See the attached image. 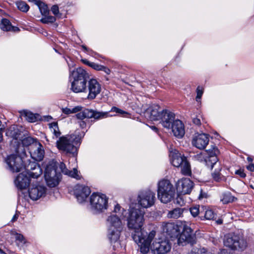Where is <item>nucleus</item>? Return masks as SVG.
I'll list each match as a JSON object with an SVG mask.
<instances>
[{
  "mask_svg": "<svg viewBox=\"0 0 254 254\" xmlns=\"http://www.w3.org/2000/svg\"><path fill=\"white\" fill-rule=\"evenodd\" d=\"M144 211L141 208H131L127 225L131 231L133 240L139 247L141 253L146 254L149 252V241L154 239L156 232L151 231L147 234L144 230Z\"/></svg>",
  "mask_w": 254,
  "mask_h": 254,
  "instance_id": "obj_1",
  "label": "nucleus"
},
{
  "mask_svg": "<svg viewBox=\"0 0 254 254\" xmlns=\"http://www.w3.org/2000/svg\"><path fill=\"white\" fill-rule=\"evenodd\" d=\"M89 78V73L81 67L77 68L76 69L70 71V89L75 93H87V85Z\"/></svg>",
  "mask_w": 254,
  "mask_h": 254,
  "instance_id": "obj_2",
  "label": "nucleus"
},
{
  "mask_svg": "<svg viewBox=\"0 0 254 254\" xmlns=\"http://www.w3.org/2000/svg\"><path fill=\"white\" fill-rule=\"evenodd\" d=\"M6 135L12 138L11 143L13 146H17L16 152L19 153L20 150V144L23 146L31 147V145L38 141L31 136L25 135L23 133L19 130L15 126L10 127L6 132Z\"/></svg>",
  "mask_w": 254,
  "mask_h": 254,
  "instance_id": "obj_3",
  "label": "nucleus"
},
{
  "mask_svg": "<svg viewBox=\"0 0 254 254\" xmlns=\"http://www.w3.org/2000/svg\"><path fill=\"white\" fill-rule=\"evenodd\" d=\"M81 137L79 133H74L63 136L57 141V146L59 149L75 156L77 153V145L80 144Z\"/></svg>",
  "mask_w": 254,
  "mask_h": 254,
  "instance_id": "obj_4",
  "label": "nucleus"
},
{
  "mask_svg": "<svg viewBox=\"0 0 254 254\" xmlns=\"http://www.w3.org/2000/svg\"><path fill=\"white\" fill-rule=\"evenodd\" d=\"M108 197L104 194L93 193L90 196V208L93 213L100 214L108 208Z\"/></svg>",
  "mask_w": 254,
  "mask_h": 254,
  "instance_id": "obj_5",
  "label": "nucleus"
},
{
  "mask_svg": "<svg viewBox=\"0 0 254 254\" xmlns=\"http://www.w3.org/2000/svg\"><path fill=\"white\" fill-rule=\"evenodd\" d=\"M157 191L158 199L163 203L170 202L175 194L173 185L168 180H162L158 182Z\"/></svg>",
  "mask_w": 254,
  "mask_h": 254,
  "instance_id": "obj_6",
  "label": "nucleus"
},
{
  "mask_svg": "<svg viewBox=\"0 0 254 254\" xmlns=\"http://www.w3.org/2000/svg\"><path fill=\"white\" fill-rule=\"evenodd\" d=\"M206 151L209 157L205 159L206 164L208 166H210L212 169L214 167L217 168L214 172L212 173V176L215 181L219 182L222 180L223 177L220 173L221 170L220 164L217 163V155L218 154L219 151L216 147L212 146L211 148L207 150Z\"/></svg>",
  "mask_w": 254,
  "mask_h": 254,
  "instance_id": "obj_7",
  "label": "nucleus"
},
{
  "mask_svg": "<svg viewBox=\"0 0 254 254\" xmlns=\"http://www.w3.org/2000/svg\"><path fill=\"white\" fill-rule=\"evenodd\" d=\"M45 179L47 185L50 188L57 186L62 179L61 174L58 172L55 164L48 165L45 170Z\"/></svg>",
  "mask_w": 254,
  "mask_h": 254,
  "instance_id": "obj_8",
  "label": "nucleus"
},
{
  "mask_svg": "<svg viewBox=\"0 0 254 254\" xmlns=\"http://www.w3.org/2000/svg\"><path fill=\"white\" fill-rule=\"evenodd\" d=\"M224 245L233 250H245L247 246L246 241L242 238L234 234H228L225 236Z\"/></svg>",
  "mask_w": 254,
  "mask_h": 254,
  "instance_id": "obj_9",
  "label": "nucleus"
},
{
  "mask_svg": "<svg viewBox=\"0 0 254 254\" xmlns=\"http://www.w3.org/2000/svg\"><path fill=\"white\" fill-rule=\"evenodd\" d=\"M155 200V193L150 190L140 191L138 194V204L143 208H148L152 206L154 204Z\"/></svg>",
  "mask_w": 254,
  "mask_h": 254,
  "instance_id": "obj_10",
  "label": "nucleus"
},
{
  "mask_svg": "<svg viewBox=\"0 0 254 254\" xmlns=\"http://www.w3.org/2000/svg\"><path fill=\"white\" fill-rule=\"evenodd\" d=\"M149 241V250L153 254H165L171 250V244L166 239H159L155 240L152 245Z\"/></svg>",
  "mask_w": 254,
  "mask_h": 254,
  "instance_id": "obj_11",
  "label": "nucleus"
},
{
  "mask_svg": "<svg viewBox=\"0 0 254 254\" xmlns=\"http://www.w3.org/2000/svg\"><path fill=\"white\" fill-rule=\"evenodd\" d=\"M25 162L21 157L16 155H10L5 159L8 169L12 172H18L25 168Z\"/></svg>",
  "mask_w": 254,
  "mask_h": 254,
  "instance_id": "obj_12",
  "label": "nucleus"
},
{
  "mask_svg": "<svg viewBox=\"0 0 254 254\" xmlns=\"http://www.w3.org/2000/svg\"><path fill=\"white\" fill-rule=\"evenodd\" d=\"M87 88L88 93L87 99L89 100H92L95 99L101 92V85L97 79L89 78Z\"/></svg>",
  "mask_w": 254,
  "mask_h": 254,
  "instance_id": "obj_13",
  "label": "nucleus"
},
{
  "mask_svg": "<svg viewBox=\"0 0 254 254\" xmlns=\"http://www.w3.org/2000/svg\"><path fill=\"white\" fill-rule=\"evenodd\" d=\"M47 188L44 185L32 184L28 190L29 196L33 200H37L46 195Z\"/></svg>",
  "mask_w": 254,
  "mask_h": 254,
  "instance_id": "obj_14",
  "label": "nucleus"
},
{
  "mask_svg": "<svg viewBox=\"0 0 254 254\" xmlns=\"http://www.w3.org/2000/svg\"><path fill=\"white\" fill-rule=\"evenodd\" d=\"M176 187L178 193L189 194L193 187V183L190 179L182 178L178 181Z\"/></svg>",
  "mask_w": 254,
  "mask_h": 254,
  "instance_id": "obj_15",
  "label": "nucleus"
},
{
  "mask_svg": "<svg viewBox=\"0 0 254 254\" xmlns=\"http://www.w3.org/2000/svg\"><path fill=\"white\" fill-rule=\"evenodd\" d=\"M164 110H162L160 106L157 104L149 106L145 110V117L151 121H158L161 116V113Z\"/></svg>",
  "mask_w": 254,
  "mask_h": 254,
  "instance_id": "obj_16",
  "label": "nucleus"
},
{
  "mask_svg": "<svg viewBox=\"0 0 254 254\" xmlns=\"http://www.w3.org/2000/svg\"><path fill=\"white\" fill-rule=\"evenodd\" d=\"M31 156L34 160L40 161L43 160L45 151L42 145L38 141H35L29 148Z\"/></svg>",
  "mask_w": 254,
  "mask_h": 254,
  "instance_id": "obj_17",
  "label": "nucleus"
},
{
  "mask_svg": "<svg viewBox=\"0 0 254 254\" xmlns=\"http://www.w3.org/2000/svg\"><path fill=\"white\" fill-rule=\"evenodd\" d=\"M162 126L167 129H170L172 124L176 121L175 114L168 111L165 110L161 113V116L159 120Z\"/></svg>",
  "mask_w": 254,
  "mask_h": 254,
  "instance_id": "obj_18",
  "label": "nucleus"
},
{
  "mask_svg": "<svg viewBox=\"0 0 254 254\" xmlns=\"http://www.w3.org/2000/svg\"><path fill=\"white\" fill-rule=\"evenodd\" d=\"M209 141V135L206 133H196L194 136L192 143L193 146L199 149L205 148Z\"/></svg>",
  "mask_w": 254,
  "mask_h": 254,
  "instance_id": "obj_19",
  "label": "nucleus"
},
{
  "mask_svg": "<svg viewBox=\"0 0 254 254\" xmlns=\"http://www.w3.org/2000/svg\"><path fill=\"white\" fill-rule=\"evenodd\" d=\"M30 183V176L27 172H23L17 175L14 180V184L16 188L20 190L25 189Z\"/></svg>",
  "mask_w": 254,
  "mask_h": 254,
  "instance_id": "obj_20",
  "label": "nucleus"
},
{
  "mask_svg": "<svg viewBox=\"0 0 254 254\" xmlns=\"http://www.w3.org/2000/svg\"><path fill=\"white\" fill-rule=\"evenodd\" d=\"M90 192L89 188L83 185H76L74 190L75 196L79 203L85 201Z\"/></svg>",
  "mask_w": 254,
  "mask_h": 254,
  "instance_id": "obj_21",
  "label": "nucleus"
},
{
  "mask_svg": "<svg viewBox=\"0 0 254 254\" xmlns=\"http://www.w3.org/2000/svg\"><path fill=\"white\" fill-rule=\"evenodd\" d=\"M123 220V217H120L114 215H110L107 218L108 228L123 230L124 227Z\"/></svg>",
  "mask_w": 254,
  "mask_h": 254,
  "instance_id": "obj_22",
  "label": "nucleus"
},
{
  "mask_svg": "<svg viewBox=\"0 0 254 254\" xmlns=\"http://www.w3.org/2000/svg\"><path fill=\"white\" fill-rule=\"evenodd\" d=\"M193 241L191 229L188 226H184L183 230L178 238V244L184 245L186 243H192Z\"/></svg>",
  "mask_w": 254,
  "mask_h": 254,
  "instance_id": "obj_23",
  "label": "nucleus"
},
{
  "mask_svg": "<svg viewBox=\"0 0 254 254\" xmlns=\"http://www.w3.org/2000/svg\"><path fill=\"white\" fill-rule=\"evenodd\" d=\"M26 171L30 177L38 178L42 174V169L39 164L36 162H30L25 165Z\"/></svg>",
  "mask_w": 254,
  "mask_h": 254,
  "instance_id": "obj_24",
  "label": "nucleus"
},
{
  "mask_svg": "<svg viewBox=\"0 0 254 254\" xmlns=\"http://www.w3.org/2000/svg\"><path fill=\"white\" fill-rule=\"evenodd\" d=\"M170 129H172L174 136L178 138H182L185 134L184 126L182 121L179 119H176Z\"/></svg>",
  "mask_w": 254,
  "mask_h": 254,
  "instance_id": "obj_25",
  "label": "nucleus"
},
{
  "mask_svg": "<svg viewBox=\"0 0 254 254\" xmlns=\"http://www.w3.org/2000/svg\"><path fill=\"white\" fill-rule=\"evenodd\" d=\"M163 232L171 238L178 235V227L173 223H163L162 225Z\"/></svg>",
  "mask_w": 254,
  "mask_h": 254,
  "instance_id": "obj_26",
  "label": "nucleus"
},
{
  "mask_svg": "<svg viewBox=\"0 0 254 254\" xmlns=\"http://www.w3.org/2000/svg\"><path fill=\"white\" fill-rule=\"evenodd\" d=\"M171 157V163L173 165L176 167H179L182 164L186 161V158L184 156H182L178 151H175L170 153Z\"/></svg>",
  "mask_w": 254,
  "mask_h": 254,
  "instance_id": "obj_27",
  "label": "nucleus"
},
{
  "mask_svg": "<svg viewBox=\"0 0 254 254\" xmlns=\"http://www.w3.org/2000/svg\"><path fill=\"white\" fill-rule=\"evenodd\" d=\"M123 230L108 229V237L111 243H118Z\"/></svg>",
  "mask_w": 254,
  "mask_h": 254,
  "instance_id": "obj_28",
  "label": "nucleus"
},
{
  "mask_svg": "<svg viewBox=\"0 0 254 254\" xmlns=\"http://www.w3.org/2000/svg\"><path fill=\"white\" fill-rule=\"evenodd\" d=\"M0 28L4 31L18 32L19 31L18 27L12 26L9 20L5 18L1 19Z\"/></svg>",
  "mask_w": 254,
  "mask_h": 254,
  "instance_id": "obj_29",
  "label": "nucleus"
},
{
  "mask_svg": "<svg viewBox=\"0 0 254 254\" xmlns=\"http://www.w3.org/2000/svg\"><path fill=\"white\" fill-rule=\"evenodd\" d=\"M60 168L62 172L64 174L76 179H78L79 176L78 175V171L76 169L74 168L73 170L69 171L66 168L65 164L63 163H61L60 164Z\"/></svg>",
  "mask_w": 254,
  "mask_h": 254,
  "instance_id": "obj_30",
  "label": "nucleus"
},
{
  "mask_svg": "<svg viewBox=\"0 0 254 254\" xmlns=\"http://www.w3.org/2000/svg\"><path fill=\"white\" fill-rule=\"evenodd\" d=\"M185 209L177 207L170 210L167 214V217L169 218L178 219L183 216Z\"/></svg>",
  "mask_w": 254,
  "mask_h": 254,
  "instance_id": "obj_31",
  "label": "nucleus"
},
{
  "mask_svg": "<svg viewBox=\"0 0 254 254\" xmlns=\"http://www.w3.org/2000/svg\"><path fill=\"white\" fill-rule=\"evenodd\" d=\"M49 127L51 132L53 134L54 136H53V138H57L60 136L61 132H60L59 128L57 122H53L52 123L49 124Z\"/></svg>",
  "mask_w": 254,
  "mask_h": 254,
  "instance_id": "obj_32",
  "label": "nucleus"
},
{
  "mask_svg": "<svg viewBox=\"0 0 254 254\" xmlns=\"http://www.w3.org/2000/svg\"><path fill=\"white\" fill-rule=\"evenodd\" d=\"M181 168V173L184 175L190 176L191 175L190 166L187 160L180 166Z\"/></svg>",
  "mask_w": 254,
  "mask_h": 254,
  "instance_id": "obj_33",
  "label": "nucleus"
},
{
  "mask_svg": "<svg viewBox=\"0 0 254 254\" xmlns=\"http://www.w3.org/2000/svg\"><path fill=\"white\" fill-rule=\"evenodd\" d=\"M205 209V207L202 206L200 208L199 206H194L190 208V212L193 217L197 216L199 214H202V211Z\"/></svg>",
  "mask_w": 254,
  "mask_h": 254,
  "instance_id": "obj_34",
  "label": "nucleus"
},
{
  "mask_svg": "<svg viewBox=\"0 0 254 254\" xmlns=\"http://www.w3.org/2000/svg\"><path fill=\"white\" fill-rule=\"evenodd\" d=\"M91 67H92V68H93L96 70L103 71L107 74H110L111 73V70L109 68H108L105 66H103L102 65L99 64H98L93 63V62L92 63V64L91 65Z\"/></svg>",
  "mask_w": 254,
  "mask_h": 254,
  "instance_id": "obj_35",
  "label": "nucleus"
},
{
  "mask_svg": "<svg viewBox=\"0 0 254 254\" xmlns=\"http://www.w3.org/2000/svg\"><path fill=\"white\" fill-rule=\"evenodd\" d=\"M91 115V112L89 111V109H85L82 112L77 113L76 116L77 119L82 120L85 118H90Z\"/></svg>",
  "mask_w": 254,
  "mask_h": 254,
  "instance_id": "obj_36",
  "label": "nucleus"
},
{
  "mask_svg": "<svg viewBox=\"0 0 254 254\" xmlns=\"http://www.w3.org/2000/svg\"><path fill=\"white\" fill-rule=\"evenodd\" d=\"M12 234L14 236L16 243L18 246L22 245L26 243V240L23 236L15 232H12Z\"/></svg>",
  "mask_w": 254,
  "mask_h": 254,
  "instance_id": "obj_37",
  "label": "nucleus"
},
{
  "mask_svg": "<svg viewBox=\"0 0 254 254\" xmlns=\"http://www.w3.org/2000/svg\"><path fill=\"white\" fill-rule=\"evenodd\" d=\"M22 115L29 122L33 123L36 121L35 115L31 112L24 111L22 113Z\"/></svg>",
  "mask_w": 254,
  "mask_h": 254,
  "instance_id": "obj_38",
  "label": "nucleus"
},
{
  "mask_svg": "<svg viewBox=\"0 0 254 254\" xmlns=\"http://www.w3.org/2000/svg\"><path fill=\"white\" fill-rule=\"evenodd\" d=\"M124 211V209L121 208L119 204H117L115 205L114 210L112 211V213L110 215H114L120 217H123V212Z\"/></svg>",
  "mask_w": 254,
  "mask_h": 254,
  "instance_id": "obj_39",
  "label": "nucleus"
},
{
  "mask_svg": "<svg viewBox=\"0 0 254 254\" xmlns=\"http://www.w3.org/2000/svg\"><path fill=\"white\" fill-rule=\"evenodd\" d=\"M16 5L18 9L22 12H26L29 9V5L23 1H17L16 2Z\"/></svg>",
  "mask_w": 254,
  "mask_h": 254,
  "instance_id": "obj_40",
  "label": "nucleus"
},
{
  "mask_svg": "<svg viewBox=\"0 0 254 254\" xmlns=\"http://www.w3.org/2000/svg\"><path fill=\"white\" fill-rule=\"evenodd\" d=\"M202 213L204 214V217L207 220H213L216 218V214L212 210L207 209L206 207L205 210L202 211Z\"/></svg>",
  "mask_w": 254,
  "mask_h": 254,
  "instance_id": "obj_41",
  "label": "nucleus"
},
{
  "mask_svg": "<svg viewBox=\"0 0 254 254\" xmlns=\"http://www.w3.org/2000/svg\"><path fill=\"white\" fill-rule=\"evenodd\" d=\"M82 109V107L81 106H76L71 109L68 108H65L62 109L63 112L65 114H70L73 113H76Z\"/></svg>",
  "mask_w": 254,
  "mask_h": 254,
  "instance_id": "obj_42",
  "label": "nucleus"
},
{
  "mask_svg": "<svg viewBox=\"0 0 254 254\" xmlns=\"http://www.w3.org/2000/svg\"><path fill=\"white\" fill-rule=\"evenodd\" d=\"M37 6H38L40 12L42 15L49 14V11L48 6L44 3L40 1Z\"/></svg>",
  "mask_w": 254,
  "mask_h": 254,
  "instance_id": "obj_43",
  "label": "nucleus"
},
{
  "mask_svg": "<svg viewBox=\"0 0 254 254\" xmlns=\"http://www.w3.org/2000/svg\"><path fill=\"white\" fill-rule=\"evenodd\" d=\"M89 111L91 112L92 114L90 118H94L95 119H99L106 117V113L97 112L92 110H89Z\"/></svg>",
  "mask_w": 254,
  "mask_h": 254,
  "instance_id": "obj_44",
  "label": "nucleus"
},
{
  "mask_svg": "<svg viewBox=\"0 0 254 254\" xmlns=\"http://www.w3.org/2000/svg\"><path fill=\"white\" fill-rule=\"evenodd\" d=\"M44 17L42 18L40 21L43 23L48 24L49 23H53L56 21V18L52 16H49L48 14L43 15Z\"/></svg>",
  "mask_w": 254,
  "mask_h": 254,
  "instance_id": "obj_45",
  "label": "nucleus"
},
{
  "mask_svg": "<svg viewBox=\"0 0 254 254\" xmlns=\"http://www.w3.org/2000/svg\"><path fill=\"white\" fill-rule=\"evenodd\" d=\"M196 93L197 95L196 97V101L197 102H199L203 93V89L199 86L197 87L196 89Z\"/></svg>",
  "mask_w": 254,
  "mask_h": 254,
  "instance_id": "obj_46",
  "label": "nucleus"
},
{
  "mask_svg": "<svg viewBox=\"0 0 254 254\" xmlns=\"http://www.w3.org/2000/svg\"><path fill=\"white\" fill-rule=\"evenodd\" d=\"M234 198H235L234 197L228 194L225 195V197L222 199V201L224 203H227L229 202L233 201L234 200Z\"/></svg>",
  "mask_w": 254,
  "mask_h": 254,
  "instance_id": "obj_47",
  "label": "nucleus"
},
{
  "mask_svg": "<svg viewBox=\"0 0 254 254\" xmlns=\"http://www.w3.org/2000/svg\"><path fill=\"white\" fill-rule=\"evenodd\" d=\"M111 111L122 115L127 114V113L126 112L121 109H120L116 107H113L111 109Z\"/></svg>",
  "mask_w": 254,
  "mask_h": 254,
  "instance_id": "obj_48",
  "label": "nucleus"
},
{
  "mask_svg": "<svg viewBox=\"0 0 254 254\" xmlns=\"http://www.w3.org/2000/svg\"><path fill=\"white\" fill-rule=\"evenodd\" d=\"M51 11L56 16H58L59 14V7L57 5H53L51 8Z\"/></svg>",
  "mask_w": 254,
  "mask_h": 254,
  "instance_id": "obj_49",
  "label": "nucleus"
},
{
  "mask_svg": "<svg viewBox=\"0 0 254 254\" xmlns=\"http://www.w3.org/2000/svg\"><path fill=\"white\" fill-rule=\"evenodd\" d=\"M236 174L239 175L242 178H245L246 176L243 170L239 169L235 172Z\"/></svg>",
  "mask_w": 254,
  "mask_h": 254,
  "instance_id": "obj_50",
  "label": "nucleus"
},
{
  "mask_svg": "<svg viewBox=\"0 0 254 254\" xmlns=\"http://www.w3.org/2000/svg\"><path fill=\"white\" fill-rule=\"evenodd\" d=\"M193 123L196 125H200L201 124L200 120L198 117L193 119Z\"/></svg>",
  "mask_w": 254,
  "mask_h": 254,
  "instance_id": "obj_51",
  "label": "nucleus"
},
{
  "mask_svg": "<svg viewBox=\"0 0 254 254\" xmlns=\"http://www.w3.org/2000/svg\"><path fill=\"white\" fill-rule=\"evenodd\" d=\"M82 63L87 65H88L90 67H91V65L92 64L93 62H90L87 60L86 59H83L81 61Z\"/></svg>",
  "mask_w": 254,
  "mask_h": 254,
  "instance_id": "obj_52",
  "label": "nucleus"
},
{
  "mask_svg": "<svg viewBox=\"0 0 254 254\" xmlns=\"http://www.w3.org/2000/svg\"><path fill=\"white\" fill-rule=\"evenodd\" d=\"M247 169L251 172H254V164L251 163L249 165L247 166Z\"/></svg>",
  "mask_w": 254,
  "mask_h": 254,
  "instance_id": "obj_53",
  "label": "nucleus"
},
{
  "mask_svg": "<svg viewBox=\"0 0 254 254\" xmlns=\"http://www.w3.org/2000/svg\"><path fill=\"white\" fill-rule=\"evenodd\" d=\"M218 254H231L227 250L223 249Z\"/></svg>",
  "mask_w": 254,
  "mask_h": 254,
  "instance_id": "obj_54",
  "label": "nucleus"
},
{
  "mask_svg": "<svg viewBox=\"0 0 254 254\" xmlns=\"http://www.w3.org/2000/svg\"><path fill=\"white\" fill-rule=\"evenodd\" d=\"M79 124L81 127L84 128L86 126V123L84 121H80L79 122Z\"/></svg>",
  "mask_w": 254,
  "mask_h": 254,
  "instance_id": "obj_55",
  "label": "nucleus"
},
{
  "mask_svg": "<svg viewBox=\"0 0 254 254\" xmlns=\"http://www.w3.org/2000/svg\"><path fill=\"white\" fill-rule=\"evenodd\" d=\"M29 2H34L37 5L40 2V0H28Z\"/></svg>",
  "mask_w": 254,
  "mask_h": 254,
  "instance_id": "obj_56",
  "label": "nucleus"
},
{
  "mask_svg": "<svg viewBox=\"0 0 254 254\" xmlns=\"http://www.w3.org/2000/svg\"><path fill=\"white\" fill-rule=\"evenodd\" d=\"M18 215L17 214H15L12 217V219H11V221L12 222H14L15 221L17 218H18Z\"/></svg>",
  "mask_w": 254,
  "mask_h": 254,
  "instance_id": "obj_57",
  "label": "nucleus"
},
{
  "mask_svg": "<svg viewBox=\"0 0 254 254\" xmlns=\"http://www.w3.org/2000/svg\"><path fill=\"white\" fill-rule=\"evenodd\" d=\"M2 128H0V142L2 140Z\"/></svg>",
  "mask_w": 254,
  "mask_h": 254,
  "instance_id": "obj_58",
  "label": "nucleus"
},
{
  "mask_svg": "<svg viewBox=\"0 0 254 254\" xmlns=\"http://www.w3.org/2000/svg\"><path fill=\"white\" fill-rule=\"evenodd\" d=\"M52 119V117L51 116H46V117H45V120H46L48 122L51 121Z\"/></svg>",
  "mask_w": 254,
  "mask_h": 254,
  "instance_id": "obj_59",
  "label": "nucleus"
},
{
  "mask_svg": "<svg viewBox=\"0 0 254 254\" xmlns=\"http://www.w3.org/2000/svg\"><path fill=\"white\" fill-rule=\"evenodd\" d=\"M217 223L219 224H221L222 223V220L221 219H219L217 221Z\"/></svg>",
  "mask_w": 254,
  "mask_h": 254,
  "instance_id": "obj_60",
  "label": "nucleus"
},
{
  "mask_svg": "<svg viewBox=\"0 0 254 254\" xmlns=\"http://www.w3.org/2000/svg\"><path fill=\"white\" fill-rule=\"evenodd\" d=\"M247 159L249 162H252L253 161V159L250 157H248Z\"/></svg>",
  "mask_w": 254,
  "mask_h": 254,
  "instance_id": "obj_61",
  "label": "nucleus"
},
{
  "mask_svg": "<svg viewBox=\"0 0 254 254\" xmlns=\"http://www.w3.org/2000/svg\"><path fill=\"white\" fill-rule=\"evenodd\" d=\"M151 128H152V129H153L155 131H157V128L155 127H154V126H152L151 127Z\"/></svg>",
  "mask_w": 254,
  "mask_h": 254,
  "instance_id": "obj_62",
  "label": "nucleus"
},
{
  "mask_svg": "<svg viewBox=\"0 0 254 254\" xmlns=\"http://www.w3.org/2000/svg\"><path fill=\"white\" fill-rule=\"evenodd\" d=\"M0 254H6V253H5L4 252H3L2 251H1V250H0Z\"/></svg>",
  "mask_w": 254,
  "mask_h": 254,
  "instance_id": "obj_63",
  "label": "nucleus"
},
{
  "mask_svg": "<svg viewBox=\"0 0 254 254\" xmlns=\"http://www.w3.org/2000/svg\"><path fill=\"white\" fill-rule=\"evenodd\" d=\"M83 49H84L85 50H86V48L85 47V46H83L82 47Z\"/></svg>",
  "mask_w": 254,
  "mask_h": 254,
  "instance_id": "obj_64",
  "label": "nucleus"
}]
</instances>
